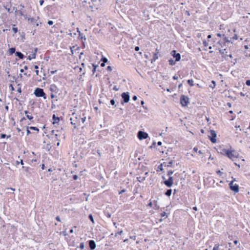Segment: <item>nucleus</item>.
Masks as SVG:
<instances>
[{
  "instance_id": "nucleus-11",
  "label": "nucleus",
  "mask_w": 250,
  "mask_h": 250,
  "mask_svg": "<svg viewBox=\"0 0 250 250\" xmlns=\"http://www.w3.org/2000/svg\"><path fill=\"white\" fill-rule=\"evenodd\" d=\"M89 247L91 250H93L96 248V244L95 242L93 240L89 241Z\"/></svg>"
},
{
  "instance_id": "nucleus-40",
  "label": "nucleus",
  "mask_w": 250,
  "mask_h": 250,
  "mask_svg": "<svg viewBox=\"0 0 250 250\" xmlns=\"http://www.w3.org/2000/svg\"><path fill=\"white\" fill-rule=\"evenodd\" d=\"M113 90L117 91L119 90V88H118L116 85H115L113 88Z\"/></svg>"
},
{
  "instance_id": "nucleus-45",
  "label": "nucleus",
  "mask_w": 250,
  "mask_h": 250,
  "mask_svg": "<svg viewBox=\"0 0 250 250\" xmlns=\"http://www.w3.org/2000/svg\"><path fill=\"white\" fill-rule=\"evenodd\" d=\"M246 83L247 85L250 86V80H247Z\"/></svg>"
},
{
  "instance_id": "nucleus-9",
  "label": "nucleus",
  "mask_w": 250,
  "mask_h": 250,
  "mask_svg": "<svg viewBox=\"0 0 250 250\" xmlns=\"http://www.w3.org/2000/svg\"><path fill=\"white\" fill-rule=\"evenodd\" d=\"M19 7H20V9L18 10V12L21 16H23L25 18H26L27 15L24 14V12L23 11V8L24 7V5L20 4Z\"/></svg>"
},
{
  "instance_id": "nucleus-43",
  "label": "nucleus",
  "mask_w": 250,
  "mask_h": 250,
  "mask_svg": "<svg viewBox=\"0 0 250 250\" xmlns=\"http://www.w3.org/2000/svg\"><path fill=\"white\" fill-rule=\"evenodd\" d=\"M6 137V135L5 134H0V138H5Z\"/></svg>"
},
{
  "instance_id": "nucleus-25",
  "label": "nucleus",
  "mask_w": 250,
  "mask_h": 250,
  "mask_svg": "<svg viewBox=\"0 0 250 250\" xmlns=\"http://www.w3.org/2000/svg\"><path fill=\"white\" fill-rule=\"evenodd\" d=\"M84 248V243L82 242V243H81L80 244V248L81 249V250H83Z\"/></svg>"
},
{
  "instance_id": "nucleus-28",
  "label": "nucleus",
  "mask_w": 250,
  "mask_h": 250,
  "mask_svg": "<svg viewBox=\"0 0 250 250\" xmlns=\"http://www.w3.org/2000/svg\"><path fill=\"white\" fill-rule=\"evenodd\" d=\"M158 169L160 170V171H163V164H161L158 167Z\"/></svg>"
},
{
  "instance_id": "nucleus-62",
  "label": "nucleus",
  "mask_w": 250,
  "mask_h": 250,
  "mask_svg": "<svg viewBox=\"0 0 250 250\" xmlns=\"http://www.w3.org/2000/svg\"><path fill=\"white\" fill-rule=\"evenodd\" d=\"M25 117H23L22 118H21V120H20V122H22V121H23L24 120H25Z\"/></svg>"
},
{
  "instance_id": "nucleus-22",
  "label": "nucleus",
  "mask_w": 250,
  "mask_h": 250,
  "mask_svg": "<svg viewBox=\"0 0 250 250\" xmlns=\"http://www.w3.org/2000/svg\"><path fill=\"white\" fill-rule=\"evenodd\" d=\"M92 66L93 67V70H92V72H93V74H94L95 73V72H96V68L98 66L97 65H96V64H92Z\"/></svg>"
},
{
  "instance_id": "nucleus-55",
  "label": "nucleus",
  "mask_w": 250,
  "mask_h": 250,
  "mask_svg": "<svg viewBox=\"0 0 250 250\" xmlns=\"http://www.w3.org/2000/svg\"><path fill=\"white\" fill-rule=\"evenodd\" d=\"M82 39H83L84 41L86 40V38L85 36L83 37L82 35L80 37Z\"/></svg>"
},
{
  "instance_id": "nucleus-15",
  "label": "nucleus",
  "mask_w": 250,
  "mask_h": 250,
  "mask_svg": "<svg viewBox=\"0 0 250 250\" xmlns=\"http://www.w3.org/2000/svg\"><path fill=\"white\" fill-rule=\"evenodd\" d=\"M16 56L18 57L21 59H23L24 58V56L21 52L17 51L15 52Z\"/></svg>"
},
{
  "instance_id": "nucleus-49",
  "label": "nucleus",
  "mask_w": 250,
  "mask_h": 250,
  "mask_svg": "<svg viewBox=\"0 0 250 250\" xmlns=\"http://www.w3.org/2000/svg\"><path fill=\"white\" fill-rule=\"evenodd\" d=\"M28 20L30 21L32 23L34 22V21H35V20L33 18L29 19Z\"/></svg>"
},
{
  "instance_id": "nucleus-52",
  "label": "nucleus",
  "mask_w": 250,
  "mask_h": 250,
  "mask_svg": "<svg viewBox=\"0 0 250 250\" xmlns=\"http://www.w3.org/2000/svg\"><path fill=\"white\" fill-rule=\"evenodd\" d=\"M9 87L11 88V90L12 91H14V88L13 87L12 84H10V85H9Z\"/></svg>"
},
{
  "instance_id": "nucleus-1",
  "label": "nucleus",
  "mask_w": 250,
  "mask_h": 250,
  "mask_svg": "<svg viewBox=\"0 0 250 250\" xmlns=\"http://www.w3.org/2000/svg\"><path fill=\"white\" fill-rule=\"evenodd\" d=\"M34 94L37 97H43L44 100L46 99V94L42 88H36L34 90Z\"/></svg>"
},
{
  "instance_id": "nucleus-12",
  "label": "nucleus",
  "mask_w": 250,
  "mask_h": 250,
  "mask_svg": "<svg viewBox=\"0 0 250 250\" xmlns=\"http://www.w3.org/2000/svg\"><path fill=\"white\" fill-rule=\"evenodd\" d=\"M164 184L167 187L170 188L173 184V182L167 179L164 181Z\"/></svg>"
},
{
  "instance_id": "nucleus-32",
  "label": "nucleus",
  "mask_w": 250,
  "mask_h": 250,
  "mask_svg": "<svg viewBox=\"0 0 250 250\" xmlns=\"http://www.w3.org/2000/svg\"><path fill=\"white\" fill-rule=\"evenodd\" d=\"M110 103L112 105H115V106H116V105H115V102L114 99H111L110 101Z\"/></svg>"
},
{
  "instance_id": "nucleus-51",
  "label": "nucleus",
  "mask_w": 250,
  "mask_h": 250,
  "mask_svg": "<svg viewBox=\"0 0 250 250\" xmlns=\"http://www.w3.org/2000/svg\"><path fill=\"white\" fill-rule=\"evenodd\" d=\"M43 2H44V0H40V1H39L40 5H42L43 4Z\"/></svg>"
},
{
  "instance_id": "nucleus-38",
  "label": "nucleus",
  "mask_w": 250,
  "mask_h": 250,
  "mask_svg": "<svg viewBox=\"0 0 250 250\" xmlns=\"http://www.w3.org/2000/svg\"><path fill=\"white\" fill-rule=\"evenodd\" d=\"M107 70V71H111L112 69V67L111 66H108L107 67V68H106Z\"/></svg>"
},
{
  "instance_id": "nucleus-42",
  "label": "nucleus",
  "mask_w": 250,
  "mask_h": 250,
  "mask_svg": "<svg viewBox=\"0 0 250 250\" xmlns=\"http://www.w3.org/2000/svg\"><path fill=\"white\" fill-rule=\"evenodd\" d=\"M47 23L49 25H51L53 24V21H48V22H47Z\"/></svg>"
},
{
  "instance_id": "nucleus-57",
  "label": "nucleus",
  "mask_w": 250,
  "mask_h": 250,
  "mask_svg": "<svg viewBox=\"0 0 250 250\" xmlns=\"http://www.w3.org/2000/svg\"><path fill=\"white\" fill-rule=\"evenodd\" d=\"M56 219L58 221H61V219H60V218L59 216H57L56 218Z\"/></svg>"
},
{
  "instance_id": "nucleus-37",
  "label": "nucleus",
  "mask_w": 250,
  "mask_h": 250,
  "mask_svg": "<svg viewBox=\"0 0 250 250\" xmlns=\"http://www.w3.org/2000/svg\"><path fill=\"white\" fill-rule=\"evenodd\" d=\"M122 233H123V230H121L118 231V232L116 233L115 236H116L118 235H122Z\"/></svg>"
},
{
  "instance_id": "nucleus-59",
  "label": "nucleus",
  "mask_w": 250,
  "mask_h": 250,
  "mask_svg": "<svg viewBox=\"0 0 250 250\" xmlns=\"http://www.w3.org/2000/svg\"><path fill=\"white\" fill-rule=\"evenodd\" d=\"M130 238L132 239H133V240H135L136 239V236H132L130 237Z\"/></svg>"
},
{
  "instance_id": "nucleus-35",
  "label": "nucleus",
  "mask_w": 250,
  "mask_h": 250,
  "mask_svg": "<svg viewBox=\"0 0 250 250\" xmlns=\"http://www.w3.org/2000/svg\"><path fill=\"white\" fill-rule=\"evenodd\" d=\"M26 117L30 121H31L33 119V117L29 115H27Z\"/></svg>"
},
{
  "instance_id": "nucleus-54",
  "label": "nucleus",
  "mask_w": 250,
  "mask_h": 250,
  "mask_svg": "<svg viewBox=\"0 0 250 250\" xmlns=\"http://www.w3.org/2000/svg\"><path fill=\"white\" fill-rule=\"evenodd\" d=\"M168 179L171 181L172 182H173V177L172 176H169V178Z\"/></svg>"
},
{
  "instance_id": "nucleus-36",
  "label": "nucleus",
  "mask_w": 250,
  "mask_h": 250,
  "mask_svg": "<svg viewBox=\"0 0 250 250\" xmlns=\"http://www.w3.org/2000/svg\"><path fill=\"white\" fill-rule=\"evenodd\" d=\"M211 83H213V85H212L210 84L209 85V87L213 88L215 86V83L214 81H212Z\"/></svg>"
},
{
  "instance_id": "nucleus-60",
  "label": "nucleus",
  "mask_w": 250,
  "mask_h": 250,
  "mask_svg": "<svg viewBox=\"0 0 250 250\" xmlns=\"http://www.w3.org/2000/svg\"><path fill=\"white\" fill-rule=\"evenodd\" d=\"M18 92L19 93H21V87H19L18 90H17Z\"/></svg>"
},
{
  "instance_id": "nucleus-5",
  "label": "nucleus",
  "mask_w": 250,
  "mask_h": 250,
  "mask_svg": "<svg viewBox=\"0 0 250 250\" xmlns=\"http://www.w3.org/2000/svg\"><path fill=\"white\" fill-rule=\"evenodd\" d=\"M210 134L208 136L209 139L212 143L216 142V133L214 130H210Z\"/></svg>"
},
{
  "instance_id": "nucleus-3",
  "label": "nucleus",
  "mask_w": 250,
  "mask_h": 250,
  "mask_svg": "<svg viewBox=\"0 0 250 250\" xmlns=\"http://www.w3.org/2000/svg\"><path fill=\"white\" fill-rule=\"evenodd\" d=\"M122 99L123 101H121L122 104L124 103H127L129 101L130 96L128 92H124L121 94Z\"/></svg>"
},
{
  "instance_id": "nucleus-31",
  "label": "nucleus",
  "mask_w": 250,
  "mask_h": 250,
  "mask_svg": "<svg viewBox=\"0 0 250 250\" xmlns=\"http://www.w3.org/2000/svg\"><path fill=\"white\" fill-rule=\"evenodd\" d=\"M173 161L171 160L168 163H167V167H171L172 166V165L173 164Z\"/></svg>"
},
{
  "instance_id": "nucleus-23",
  "label": "nucleus",
  "mask_w": 250,
  "mask_h": 250,
  "mask_svg": "<svg viewBox=\"0 0 250 250\" xmlns=\"http://www.w3.org/2000/svg\"><path fill=\"white\" fill-rule=\"evenodd\" d=\"M168 62L169 64L173 65L175 64V62L172 59H170L168 60Z\"/></svg>"
},
{
  "instance_id": "nucleus-18",
  "label": "nucleus",
  "mask_w": 250,
  "mask_h": 250,
  "mask_svg": "<svg viewBox=\"0 0 250 250\" xmlns=\"http://www.w3.org/2000/svg\"><path fill=\"white\" fill-rule=\"evenodd\" d=\"M171 192H172L171 189H167V190L165 192V195L167 196H170L171 195Z\"/></svg>"
},
{
  "instance_id": "nucleus-6",
  "label": "nucleus",
  "mask_w": 250,
  "mask_h": 250,
  "mask_svg": "<svg viewBox=\"0 0 250 250\" xmlns=\"http://www.w3.org/2000/svg\"><path fill=\"white\" fill-rule=\"evenodd\" d=\"M230 189L235 192H238L239 191V186L237 184H234V181H231L229 184Z\"/></svg>"
},
{
  "instance_id": "nucleus-10",
  "label": "nucleus",
  "mask_w": 250,
  "mask_h": 250,
  "mask_svg": "<svg viewBox=\"0 0 250 250\" xmlns=\"http://www.w3.org/2000/svg\"><path fill=\"white\" fill-rule=\"evenodd\" d=\"M173 54H172L173 57L175 59V61L178 62L181 59V55L179 53H176L175 50H173L172 51Z\"/></svg>"
},
{
  "instance_id": "nucleus-33",
  "label": "nucleus",
  "mask_w": 250,
  "mask_h": 250,
  "mask_svg": "<svg viewBox=\"0 0 250 250\" xmlns=\"http://www.w3.org/2000/svg\"><path fill=\"white\" fill-rule=\"evenodd\" d=\"M226 49H224V50H219V52L220 54H226Z\"/></svg>"
},
{
  "instance_id": "nucleus-46",
  "label": "nucleus",
  "mask_w": 250,
  "mask_h": 250,
  "mask_svg": "<svg viewBox=\"0 0 250 250\" xmlns=\"http://www.w3.org/2000/svg\"><path fill=\"white\" fill-rule=\"evenodd\" d=\"M73 178L74 180H77L78 178V176L77 175H74L73 176Z\"/></svg>"
},
{
  "instance_id": "nucleus-34",
  "label": "nucleus",
  "mask_w": 250,
  "mask_h": 250,
  "mask_svg": "<svg viewBox=\"0 0 250 250\" xmlns=\"http://www.w3.org/2000/svg\"><path fill=\"white\" fill-rule=\"evenodd\" d=\"M12 30L13 31V32H14V33H17V32H18V28H17V27H13V28H12Z\"/></svg>"
},
{
  "instance_id": "nucleus-47",
  "label": "nucleus",
  "mask_w": 250,
  "mask_h": 250,
  "mask_svg": "<svg viewBox=\"0 0 250 250\" xmlns=\"http://www.w3.org/2000/svg\"><path fill=\"white\" fill-rule=\"evenodd\" d=\"M86 117H83L81 118V121L83 123H84L85 121Z\"/></svg>"
},
{
  "instance_id": "nucleus-26",
  "label": "nucleus",
  "mask_w": 250,
  "mask_h": 250,
  "mask_svg": "<svg viewBox=\"0 0 250 250\" xmlns=\"http://www.w3.org/2000/svg\"><path fill=\"white\" fill-rule=\"evenodd\" d=\"M101 61H102L103 62L105 63L107 62L108 60L107 58H106L105 57H103L101 60Z\"/></svg>"
},
{
  "instance_id": "nucleus-27",
  "label": "nucleus",
  "mask_w": 250,
  "mask_h": 250,
  "mask_svg": "<svg viewBox=\"0 0 250 250\" xmlns=\"http://www.w3.org/2000/svg\"><path fill=\"white\" fill-rule=\"evenodd\" d=\"M174 171L173 170H170L167 172V175L168 176H170L172 175V174L173 173Z\"/></svg>"
},
{
  "instance_id": "nucleus-24",
  "label": "nucleus",
  "mask_w": 250,
  "mask_h": 250,
  "mask_svg": "<svg viewBox=\"0 0 250 250\" xmlns=\"http://www.w3.org/2000/svg\"><path fill=\"white\" fill-rule=\"evenodd\" d=\"M88 218H89V219L92 221V222L93 223H94V218H93V216H92V214H89V215H88Z\"/></svg>"
},
{
  "instance_id": "nucleus-48",
  "label": "nucleus",
  "mask_w": 250,
  "mask_h": 250,
  "mask_svg": "<svg viewBox=\"0 0 250 250\" xmlns=\"http://www.w3.org/2000/svg\"><path fill=\"white\" fill-rule=\"evenodd\" d=\"M137 97L136 96L134 95V96L132 97V100H133V101H136V100H137Z\"/></svg>"
},
{
  "instance_id": "nucleus-39",
  "label": "nucleus",
  "mask_w": 250,
  "mask_h": 250,
  "mask_svg": "<svg viewBox=\"0 0 250 250\" xmlns=\"http://www.w3.org/2000/svg\"><path fill=\"white\" fill-rule=\"evenodd\" d=\"M27 69H28V67H27V66H25L24 67V69H21L20 71H21V72H23V71H24V70H27Z\"/></svg>"
},
{
  "instance_id": "nucleus-17",
  "label": "nucleus",
  "mask_w": 250,
  "mask_h": 250,
  "mask_svg": "<svg viewBox=\"0 0 250 250\" xmlns=\"http://www.w3.org/2000/svg\"><path fill=\"white\" fill-rule=\"evenodd\" d=\"M229 149H222L221 151V153L222 154H223V155H226L227 156V152H229Z\"/></svg>"
},
{
  "instance_id": "nucleus-29",
  "label": "nucleus",
  "mask_w": 250,
  "mask_h": 250,
  "mask_svg": "<svg viewBox=\"0 0 250 250\" xmlns=\"http://www.w3.org/2000/svg\"><path fill=\"white\" fill-rule=\"evenodd\" d=\"M161 216L162 217H165L166 218L167 217V213L165 212H163L161 214Z\"/></svg>"
},
{
  "instance_id": "nucleus-53",
  "label": "nucleus",
  "mask_w": 250,
  "mask_h": 250,
  "mask_svg": "<svg viewBox=\"0 0 250 250\" xmlns=\"http://www.w3.org/2000/svg\"><path fill=\"white\" fill-rule=\"evenodd\" d=\"M77 31L79 33V37H80L82 35V33L79 31V29L78 28H77Z\"/></svg>"
},
{
  "instance_id": "nucleus-64",
  "label": "nucleus",
  "mask_w": 250,
  "mask_h": 250,
  "mask_svg": "<svg viewBox=\"0 0 250 250\" xmlns=\"http://www.w3.org/2000/svg\"><path fill=\"white\" fill-rule=\"evenodd\" d=\"M193 151H194L195 152H197L198 151V148L197 147H194L193 148Z\"/></svg>"
},
{
  "instance_id": "nucleus-50",
  "label": "nucleus",
  "mask_w": 250,
  "mask_h": 250,
  "mask_svg": "<svg viewBox=\"0 0 250 250\" xmlns=\"http://www.w3.org/2000/svg\"><path fill=\"white\" fill-rule=\"evenodd\" d=\"M140 50V47L139 46H135V50L136 51H138Z\"/></svg>"
},
{
  "instance_id": "nucleus-61",
  "label": "nucleus",
  "mask_w": 250,
  "mask_h": 250,
  "mask_svg": "<svg viewBox=\"0 0 250 250\" xmlns=\"http://www.w3.org/2000/svg\"><path fill=\"white\" fill-rule=\"evenodd\" d=\"M178 76H174L173 77V79L174 80H177V79H178Z\"/></svg>"
},
{
  "instance_id": "nucleus-8",
  "label": "nucleus",
  "mask_w": 250,
  "mask_h": 250,
  "mask_svg": "<svg viewBox=\"0 0 250 250\" xmlns=\"http://www.w3.org/2000/svg\"><path fill=\"white\" fill-rule=\"evenodd\" d=\"M50 90L53 93H58L60 90L55 84H51L50 87Z\"/></svg>"
},
{
  "instance_id": "nucleus-14",
  "label": "nucleus",
  "mask_w": 250,
  "mask_h": 250,
  "mask_svg": "<svg viewBox=\"0 0 250 250\" xmlns=\"http://www.w3.org/2000/svg\"><path fill=\"white\" fill-rule=\"evenodd\" d=\"M156 51L157 52L155 53L153 57V59L151 60V62L152 63L153 62L156 61V60L158 59V53H159V50L157 48L156 49Z\"/></svg>"
},
{
  "instance_id": "nucleus-19",
  "label": "nucleus",
  "mask_w": 250,
  "mask_h": 250,
  "mask_svg": "<svg viewBox=\"0 0 250 250\" xmlns=\"http://www.w3.org/2000/svg\"><path fill=\"white\" fill-rule=\"evenodd\" d=\"M16 49L15 47H12L9 49V53L10 55L15 53Z\"/></svg>"
},
{
  "instance_id": "nucleus-7",
  "label": "nucleus",
  "mask_w": 250,
  "mask_h": 250,
  "mask_svg": "<svg viewBox=\"0 0 250 250\" xmlns=\"http://www.w3.org/2000/svg\"><path fill=\"white\" fill-rule=\"evenodd\" d=\"M137 136L140 140H142L143 139H146L148 137V134L145 132L139 131L138 132Z\"/></svg>"
},
{
  "instance_id": "nucleus-63",
  "label": "nucleus",
  "mask_w": 250,
  "mask_h": 250,
  "mask_svg": "<svg viewBox=\"0 0 250 250\" xmlns=\"http://www.w3.org/2000/svg\"><path fill=\"white\" fill-rule=\"evenodd\" d=\"M101 66L102 67H104V66H105V63H104V62H102V63H101Z\"/></svg>"
},
{
  "instance_id": "nucleus-21",
  "label": "nucleus",
  "mask_w": 250,
  "mask_h": 250,
  "mask_svg": "<svg viewBox=\"0 0 250 250\" xmlns=\"http://www.w3.org/2000/svg\"><path fill=\"white\" fill-rule=\"evenodd\" d=\"M188 83L191 86H192L194 85L193 81L192 79L188 80Z\"/></svg>"
},
{
  "instance_id": "nucleus-13",
  "label": "nucleus",
  "mask_w": 250,
  "mask_h": 250,
  "mask_svg": "<svg viewBox=\"0 0 250 250\" xmlns=\"http://www.w3.org/2000/svg\"><path fill=\"white\" fill-rule=\"evenodd\" d=\"M3 7L6 9L7 10V12L9 13H12V11H11V2H10L8 4H3Z\"/></svg>"
},
{
  "instance_id": "nucleus-30",
  "label": "nucleus",
  "mask_w": 250,
  "mask_h": 250,
  "mask_svg": "<svg viewBox=\"0 0 250 250\" xmlns=\"http://www.w3.org/2000/svg\"><path fill=\"white\" fill-rule=\"evenodd\" d=\"M29 128L30 129L34 130H37L38 131H39V129L37 127H34V126H30L29 127Z\"/></svg>"
},
{
  "instance_id": "nucleus-41",
  "label": "nucleus",
  "mask_w": 250,
  "mask_h": 250,
  "mask_svg": "<svg viewBox=\"0 0 250 250\" xmlns=\"http://www.w3.org/2000/svg\"><path fill=\"white\" fill-rule=\"evenodd\" d=\"M232 39L233 40H237L238 39V36L236 34H235L234 35V36L233 37Z\"/></svg>"
},
{
  "instance_id": "nucleus-2",
  "label": "nucleus",
  "mask_w": 250,
  "mask_h": 250,
  "mask_svg": "<svg viewBox=\"0 0 250 250\" xmlns=\"http://www.w3.org/2000/svg\"><path fill=\"white\" fill-rule=\"evenodd\" d=\"M227 157L229 159L234 161L235 159L238 158L239 156V153L235 150H229V152H227Z\"/></svg>"
},
{
  "instance_id": "nucleus-16",
  "label": "nucleus",
  "mask_w": 250,
  "mask_h": 250,
  "mask_svg": "<svg viewBox=\"0 0 250 250\" xmlns=\"http://www.w3.org/2000/svg\"><path fill=\"white\" fill-rule=\"evenodd\" d=\"M52 119L53 120V124H55L56 123H58L60 121V118L58 117H56L55 114H53Z\"/></svg>"
},
{
  "instance_id": "nucleus-4",
  "label": "nucleus",
  "mask_w": 250,
  "mask_h": 250,
  "mask_svg": "<svg viewBox=\"0 0 250 250\" xmlns=\"http://www.w3.org/2000/svg\"><path fill=\"white\" fill-rule=\"evenodd\" d=\"M189 103V98L188 97L184 95H181L180 97V103L183 106H187Z\"/></svg>"
},
{
  "instance_id": "nucleus-44",
  "label": "nucleus",
  "mask_w": 250,
  "mask_h": 250,
  "mask_svg": "<svg viewBox=\"0 0 250 250\" xmlns=\"http://www.w3.org/2000/svg\"><path fill=\"white\" fill-rule=\"evenodd\" d=\"M125 191H126V190H125V189H122V190H121V191L119 192V194H122V193H123L125 192Z\"/></svg>"
},
{
  "instance_id": "nucleus-56",
  "label": "nucleus",
  "mask_w": 250,
  "mask_h": 250,
  "mask_svg": "<svg viewBox=\"0 0 250 250\" xmlns=\"http://www.w3.org/2000/svg\"><path fill=\"white\" fill-rule=\"evenodd\" d=\"M155 145H156V143L153 142V144H152V145L150 146V147L152 148L153 147H155Z\"/></svg>"
},
{
  "instance_id": "nucleus-58",
  "label": "nucleus",
  "mask_w": 250,
  "mask_h": 250,
  "mask_svg": "<svg viewBox=\"0 0 250 250\" xmlns=\"http://www.w3.org/2000/svg\"><path fill=\"white\" fill-rule=\"evenodd\" d=\"M218 246H215L213 249V250H218Z\"/></svg>"
},
{
  "instance_id": "nucleus-20",
  "label": "nucleus",
  "mask_w": 250,
  "mask_h": 250,
  "mask_svg": "<svg viewBox=\"0 0 250 250\" xmlns=\"http://www.w3.org/2000/svg\"><path fill=\"white\" fill-rule=\"evenodd\" d=\"M36 58L35 53H33L32 54V56H29L27 58V59L29 60H31L32 59H35Z\"/></svg>"
}]
</instances>
